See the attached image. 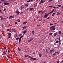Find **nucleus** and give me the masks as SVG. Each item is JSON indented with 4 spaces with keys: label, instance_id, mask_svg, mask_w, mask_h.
Masks as SVG:
<instances>
[{
    "label": "nucleus",
    "instance_id": "nucleus-1",
    "mask_svg": "<svg viewBox=\"0 0 63 63\" xmlns=\"http://www.w3.org/2000/svg\"><path fill=\"white\" fill-rule=\"evenodd\" d=\"M55 26H53L52 27H50V30H55Z\"/></svg>",
    "mask_w": 63,
    "mask_h": 63
},
{
    "label": "nucleus",
    "instance_id": "nucleus-2",
    "mask_svg": "<svg viewBox=\"0 0 63 63\" xmlns=\"http://www.w3.org/2000/svg\"><path fill=\"white\" fill-rule=\"evenodd\" d=\"M7 34L8 36V38H10L11 37V36H12V34L10 33H8Z\"/></svg>",
    "mask_w": 63,
    "mask_h": 63
},
{
    "label": "nucleus",
    "instance_id": "nucleus-3",
    "mask_svg": "<svg viewBox=\"0 0 63 63\" xmlns=\"http://www.w3.org/2000/svg\"><path fill=\"white\" fill-rule=\"evenodd\" d=\"M48 14H45V15L44 16V18H46L47 17Z\"/></svg>",
    "mask_w": 63,
    "mask_h": 63
},
{
    "label": "nucleus",
    "instance_id": "nucleus-4",
    "mask_svg": "<svg viewBox=\"0 0 63 63\" xmlns=\"http://www.w3.org/2000/svg\"><path fill=\"white\" fill-rule=\"evenodd\" d=\"M27 30H25L23 32L24 34H25L27 33Z\"/></svg>",
    "mask_w": 63,
    "mask_h": 63
},
{
    "label": "nucleus",
    "instance_id": "nucleus-5",
    "mask_svg": "<svg viewBox=\"0 0 63 63\" xmlns=\"http://www.w3.org/2000/svg\"><path fill=\"white\" fill-rule=\"evenodd\" d=\"M21 38L22 37L21 36L20 37V38H19V44H20V42H21Z\"/></svg>",
    "mask_w": 63,
    "mask_h": 63
},
{
    "label": "nucleus",
    "instance_id": "nucleus-6",
    "mask_svg": "<svg viewBox=\"0 0 63 63\" xmlns=\"http://www.w3.org/2000/svg\"><path fill=\"white\" fill-rule=\"evenodd\" d=\"M24 5L25 7H27L28 6V4H27L26 3H25L24 4Z\"/></svg>",
    "mask_w": 63,
    "mask_h": 63
},
{
    "label": "nucleus",
    "instance_id": "nucleus-7",
    "mask_svg": "<svg viewBox=\"0 0 63 63\" xmlns=\"http://www.w3.org/2000/svg\"><path fill=\"white\" fill-rule=\"evenodd\" d=\"M57 32H56L55 33H54V37H55L56 35H57Z\"/></svg>",
    "mask_w": 63,
    "mask_h": 63
},
{
    "label": "nucleus",
    "instance_id": "nucleus-8",
    "mask_svg": "<svg viewBox=\"0 0 63 63\" xmlns=\"http://www.w3.org/2000/svg\"><path fill=\"white\" fill-rule=\"evenodd\" d=\"M12 30L15 33L16 32V30L14 29H12Z\"/></svg>",
    "mask_w": 63,
    "mask_h": 63
},
{
    "label": "nucleus",
    "instance_id": "nucleus-9",
    "mask_svg": "<svg viewBox=\"0 0 63 63\" xmlns=\"http://www.w3.org/2000/svg\"><path fill=\"white\" fill-rule=\"evenodd\" d=\"M32 40H33V38H31L28 41L29 42H31V41H32Z\"/></svg>",
    "mask_w": 63,
    "mask_h": 63
},
{
    "label": "nucleus",
    "instance_id": "nucleus-10",
    "mask_svg": "<svg viewBox=\"0 0 63 63\" xmlns=\"http://www.w3.org/2000/svg\"><path fill=\"white\" fill-rule=\"evenodd\" d=\"M60 13H61V12H60L59 11H58L57 12V15H58V16H59V14H60Z\"/></svg>",
    "mask_w": 63,
    "mask_h": 63
},
{
    "label": "nucleus",
    "instance_id": "nucleus-11",
    "mask_svg": "<svg viewBox=\"0 0 63 63\" xmlns=\"http://www.w3.org/2000/svg\"><path fill=\"white\" fill-rule=\"evenodd\" d=\"M16 12L17 13V15H19V14L20 13V12H19V11H16Z\"/></svg>",
    "mask_w": 63,
    "mask_h": 63
},
{
    "label": "nucleus",
    "instance_id": "nucleus-12",
    "mask_svg": "<svg viewBox=\"0 0 63 63\" xmlns=\"http://www.w3.org/2000/svg\"><path fill=\"white\" fill-rule=\"evenodd\" d=\"M12 17V18H14V16H11L10 17H9V19H11V18Z\"/></svg>",
    "mask_w": 63,
    "mask_h": 63
},
{
    "label": "nucleus",
    "instance_id": "nucleus-13",
    "mask_svg": "<svg viewBox=\"0 0 63 63\" xmlns=\"http://www.w3.org/2000/svg\"><path fill=\"white\" fill-rule=\"evenodd\" d=\"M27 56L29 58H33V57H31L28 55H27Z\"/></svg>",
    "mask_w": 63,
    "mask_h": 63
},
{
    "label": "nucleus",
    "instance_id": "nucleus-14",
    "mask_svg": "<svg viewBox=\"0 0 63 63\" xmlns=\"http://www.w3.org/2000/svg\"><path fill=\"white\" fill-rule=\"evenodd\" d=\"M9 4V3H4V5H8Z\"/></svg>",
    "mask_w": 63,
    "mask_h": 63
},
{
    "label": "nucleus",
    "instance_id": "nucleus-15",
    "mask_svg": "<svg viewBox=\"0 0 63 63\" xmlns=\"http://www.w3.org/2000/svg\"><path fill=\"white\" fill-rule=\"evenodd\" d=\"M31 59L32 60H37V59L36 58H31Z\"/></svg>",
    "mask_w": 63,
    "mask_h": 63
},
{
    "label": "nucleus",
    "instance_id": "nucleus-16",
    "mask_svg": "<svg viewBox=\"0 0 63 63\" xmlns=\"http://www.w3.org/2000/svg\"><path fill=\"white\" fill-rule=\"evenodd\" d=\"M16 21H18V22H20V20L19 19L17 20Z\"/></svg>",
    "mask_w": 63,
    "mask_h": 63
},
{
    "label": "nucleus",
    "instance_id": "nucleus-17",
    "mask_svg": "<svg viewBox=\"0 0 63 63\" xmlns=\"http://www.w3.org/2000/svg\"><path fill=\"white\" fill-rule=\"evenodd\" d=\"M33 9H34V8H31L30 10V11H32V10H33Z\"/></svg>",
    "mask_w": 63,
    "mask_h": 63
},
{
    "label": "nucleus",
    "instance_id": "nucleus-18",
    "mask_svg": "<svg viewBox=\"0 0 63 63\" xmlns=\"http://www.w3.org/2000/svg\"><path fill=\"white\" fill-rule=\"evenodd\" d=\"M27 23V21L25 22H24L23 23V24H26V23Z\"/></svg>",
    "mask_w": 63,
    "mask_h": 63
},
{
    "label": "nucleus",
    "instance_id": "nucleus-19",
    "mask_svg": "<svg viewBox=\"0 0 63 63\" xmlns=\"http://www.w3.org/2000/svg\"><path fill=\"white\" fill-rule=\"evenodd\" d=\"M62 33L60 31H59V33L60 34H61Z\"/></svg>",
    "mask_w": 63,
    "mask_h": 63
},
{
    "label": "nucleus",
    "instance_id": "nucleus-20",
    "mask_svg": "<svg viewBox=\"0 0 63 63\" xmlns=\"http://www.w3.org/2000/svg\"><path fill=\"white\" fill-rule=\"evenodd\" d=\"M26 26H24L23 27V28L24 29H25V28H26Z\"/></svg>",
    "mask_w": 63,
    "mask_h": 63
},
{
    "label": "nucleus",
    "instance_id": "nucleus-21",
    "mask_svg": "<svg viewBox=\"0 0 63 63\" xmlns=\"http://www.w3.org/2000/svg\"><path fill=\"white\" fill-rule=\"evenodd\" d=\"M32 34L34 35V31H32Z\"/></svg>",
    "mask_w": 63,
    "mask_h": 63
},
{
    "label": "nucleus",
    "instance_id": "nucleus-22",
    "mask_svg": "<svg viewBox=\"0 0 63 63\" xmlns=\"http://www.w3.org/2000/svg\"><path fill=\"white\" fill-rule=\"evenodd\" d=\"M41 3L42 4L43 3H44V2H43V0H41Z\"/></svg>",
    "mask_w": 63,
    "mask_h": 63
},
{
    "label": "nucleus",
    "instance_id": "nucleus-23",
    "mask_svg": "<svg viewBox=\"0 0 63 63\" xmlns=\"http://www.w3.org/2000/svg\"><path fill=\"white\" fill-rule=\"evenodd\" d=\"M19 39V38L18 37H17V38H16V40H18Z\"/></svg>",
    "mask_w": 63,
    "mask_h": 63
},
{
    "label": "nucleus",
    "instance_id": "nucleus-24",
    "mask_svg": "<svg viewBox=\"0 0 63 63\" xmlns=\"http://www.w3.org/2000/svg\"><path fill=\"white\" fill-rule=\"evenodd\" d=\"M56 52H55L53 54V55H56Z\"/></svg>",
    "mask_w": 63,
    "mask_h": 63
},
{
    "label": "nucleus",
    "instance_id": "nucleus-25",
    "mask_svg": "<svg viewBox=\"0 0 63 63\" xmlns=\"http://www.w3.org/2000/svg\"><path fill=\"white\" fill-rule=\"evenodd\" d=\"M59 41H57L55 42V43H59Z\"/></svg>",
    "mask_w": 63,
    "mask_h": 63
},
{
    "label": "nucleus",
    "instance_id": "nucleus-26",
    "mask_svg": "<svg viewBox=\"0 0 63 63\" xmlns=\"http://www.w3.org/2000/svg\"><path fill=\"white\" fill-rule=\"evenodd\" d=\"M52 34H53V33H51L49 34V35H52Z\"/></svg>",
    "mask_w": 63,
    "mask_h": 63
},
{
    "label": "nucleus",
    "instance_id": "nucleus-27",
    "mask_svg": "<svg viewBox=\"0 0 63 63\" xmlns=\"http://www.w3.org/2000/svg\"><path fill=\"white\" fill-rule=\"evenodd\" d=\"M3 53H4V54H6V52H5V51H4L3 52Z\"/></svg>",
    "mask_w": 63,
    "mask_h": 63
},
{
    "label": "nucleus",
    "instance_id": "nucleus-28",
    "mask_svg": "<svg viewBox=\"0 0 63 63\" xmlns=\"http://www.w3.org/2000/svg\"><path fill=\"white\" fill-rule=\"evenodd\" d=\"M50 18V17H49L47 18V19H49Z\"/></svg>",
    "mask_w": 63,
    "mask_h": 63
},
{
    "label": "nucleus",
    "instance_id": "nucleus-29",
    "mask_svg": "<svg viewBox=\"0 0 63 63\" xmlns=\"http://www.w3.org/2000/svg\"><path fill=\"white\" fill-rule=\"evenodd\" d=\"M30 1H31V0H29V1H27V2H28V3H29V2H30Z\"/></svg>",
    "mask_w": 63,
    "mask_h": 63
},
{
    "label": "nucleus",
    "instance_id": "nucleus-30",
    "mask_svg": "<svg viewBox=\"0 0 63 63\" xmlns=\"http://www.w3.org/2000/svg\"><path fill=\"white\" fill-rule=\"evenodd\" d=\"M53 14L52 15V16H54V15H55V13H53Z\"/></svg>",
    "mask_w": 63,
    "mask_h": 63
},
{
    "label": "nucleus",
    "instance_id": "nucleus-31",
    "mask_svg": "<svg viewBox=\"0 0 63 63\" xmlns=\"http://www.w3.org/2000/svg\"><path fill=\"white\" fill-rule=\"evenodd\" d=\"M39 57H41V56H42V55H41V54H39Z\"/></svg>",
    "mask_w": 63,
    "mask_h": 63
},
{
    "label": "nucleus",
    "instance_id": "nucleus-32",
    "mask_svg": "<svg viewBox=\"0 0 63 63\" xmlns=\"http://www.w3.org/2000/svg\"><path fill=\"white\" fill-rule=\"evenodd\" d=\"M18 50H19V51H20V48H19V47H18Z\"/></svg>",
    "mask_w": 63,
    "mask_h": 63
},
{
    "label": "nucleus",
    "instance_id": "nucleus-33",
    "mask_svg": "<svg viewBox=\"0 0 63 63\" xmlns=\"http://www.w3.org/2000/svg\"><path fill=\"white\" fill-rule=\"evenodd\" d=\"M58 7H61V5H58Z\"/></svg>",
    "mask_w": 63,
    "mask_h": 63
},
{
    "label": "nucleus",
    "instance_id": "nucleus-34",
    "mask_svg": "<svg viewBox=\"0 0 63 63\" xmlns=\"http://www.w3.org/2000/svg\"><path fill=\"white\" fill-rule=\"evenodd\" d=\"M52 52V50H51L50 51V53H51V52Z\"/></svg>",
    "mask_w": 63,
    "mask_h": 63
},
{
    "label": "nucleus",
    "instance_id": "nucleus-35",
    "mask_svg": "<svg viewBox=\"0 0 63 63\" xmlns=\"http://www.w3.org/2000/svg\"><path fill=\"white\" fill-rule=\"evenodd\" d=\"M21 35H22V34L21 33V34H19V36H21Z\"/></svg>",
    "mask_w": 63,
    "mask_h": 63
},
{
    "label": "nucleus",
    "instance_id": "nucleus-36",
    "mask_svg": "<svg viewBox=\"0 0 63 63\" xmlns=\"http://www.w3.org/2000/svg\"><path fill=\"white\" fill-rule=\"evenodd\" d=\"M54 9H53V10L52 11H51V12L52 13V12H54Z\"/></svg>",
    "mask_w": 63,
    "mask_h": 63
},
{
    "label": "nucleus",
    "instance_id": "nucleus-37",
    "mask_svg": "<svg viewBox=\"0 0 63 63\" xmlns=\"http://www.w3.org/2000/svg\"><path fill=\"white\" fill-rule=\"evenodd\" d=\"M16 37H17V34L16 33Z\"/></svg>",
    "mask_w": 63,
    "mask_h": 63
},
{
    "label": "nucleus",
    "instance_id": "nucleus-38",
    "mask_svg": "<svg viewBox=\"0 0 63 63\" xmlns=\"http://www.w3.org/2000/svg\"><path fill=\"white\" fill-rule=\"evenodd\" d=\"M7 57L8 58H10V56H7Z\"/></svg>",
    "mask_w": 63,
    "mask_h": 63
},
{
    "label": "nucleus",
    "instance_id": "nucleus-39",
    "mask_svg": "<svg viewBox=\"0 0 63 63\" xmlns=\"http://www.w3.org/2000/svg\"><path fill=\"white\" fill-rule=\"evenodd\" d=\"M56 53H57L58 54H59V53L58 52V51Z\"/></svg>",
    "mask_w": 63,
    "mask_h": 63
},
{
    "label": "nucleus",
    "instance_id": "nucleus-40",
    "mask_svg": "<svg viewBox=\"0 0 63 63\" xmlns=\"http://www.w3.org/2000/svg\"><path fill=\"white\" fill-rule=\"evenodd\" d=\"M15 24H17V22H15Z\"/></svg>",
    "mask_w": 63,
    "mask_h": 63
},
{
    "label": "nucleus",
    "instance_id": "nucleus-41",
    "mask_svg": "<svg viewBox=\"0 0 63 63\" xmlns=\"http://www.w3.org/2000/svg\"><path fill=\"white\" fill-rule=\"evenodd\" d=\"M58 40H60V37L58 38Z\"/></svg>",
    "mask_w": 63,
    "mask_h": 63
},
{
    "label": "nucleus",
    "instance_id": "nucleus-42",
    "mask_svg": "<svg viewBox=\"0 0 63 63\" xmlns=\"http://www.w3.org/2000/svg\"><path fill=\"white\" fill-rule=\"evenodd\" d=\"M21 10H22V9H23V7H22L21 6Z\"/></svg>",
    "mask_w": 63,
    "mask_h": 63
},
{
    "label": "nucleus",
    "instance_id": "nucleus-43",
    "mask_svg": "<svg viewBox=\"0 0 63 63\" xmlns=\"http://www.w3.org/2000/svg\"><path fill=\"white\" fill-rule=\"evenodd\" d=\"M52 12L51 11V12L49 13L48 14H51Z\"/></svg>",
    "mask_w": 63,
    "mask_h": 63
},
{
    "label": "nucleus",
    "instance_id": "nucleus-44",
    "mask_svg": "<svg viewBox=\"0 0 63 63\" xmlns=\"http://www.w3.org/2000/svg\"><path fill=\"white\" fill-rule=\"evenodd\" d=\"M42 12V11H39L38 12L39 13H40V12Z\"/></svg>",
    "mask_w": 63,
    "mask_h": 63
},
{
    "label": "nucleus",
    "instance_id": "nucleus-45",
    "mask_svg": "<svg viewBox=\"0 0 63 63\" xmlns=\"http://www.w3.org/2000/svg\"><path fill=\"white\" fill-rule=\"evenodd\" d=\"M22 7H23V8H25V7H24V6H23V5H22Z\"/></svg>",
    "mask_w": 63,
    "mask_h": 63
},
{
    "label": "nucleus",
    "instance_id": "nucleus-46",
    "mask_svg": "<svg viewBox=\"0 0 63 63\" xmlns=\"http://www.w3.org/2000/svg\"><path fill=\"white\" fill-rule=\"evenodd\" d=\"M4 49H6V48H6V47H4Z\"/></svg>",
    "mask_w": 63,
    "mask_h": 63
},
{
    "label": "nucleus",
    "instance_id": "nucleus-47",
    "mask_svg": "<svg viewBox=\"0 0 63 63\" xmlns=\"http://www.w3.org/2000/svg\"><path fill=\"white\" fill-rule=\"evenodd\" d=\"M0 13H2V14H3V13H2V11H1V10H0Z\"/></svg>",
    "mask_w": 63,
    "mask_h": 63
},
{
    "label": "nucleus",
    "instance_id": "nucleus-48",
    "mask_svg": "<svg viewBox=\"0 0 63 63\" xmlns=\"http://www.w3.org/2000/svg\"><path fill=\"white\" fill-rule=\"evenodd\" d=\"M57 63H59V61H58L57 62Z\"/></svg>",
    "mask_w": 63,
    "mask_h": 63
},
{
    "label": "nucleus",
    "instance_id": "nucleus-49",
    "mask_svg": "<svg viewBox=\"0 0 63 63\" xmlns=\"http://www.w3.org/2000/svg\"><path fill=\"white\" fill-rule=\"evenodd\" d=\"M33 1H34V0H31V2H33Z\"/></svg>",
    "mask_w": 63,
    "mask_h": 63
},
{
    "label": "nucleus",
    "instance_id": "nucleus-50",
    "mask_svg": "<svg viewBox=\"0 0 63 63\" xmlns=\"http://www.w3.org/2000/svg\"><path fill=\"white\" fill-rule=\"evenodd\" d=\"M6 11V9L5 8V9H4L3 11Z\"/></svg>",
    "mask_w": 63,
    "mask_h": 63
},
{
    "label": "nucleus",
    "instance_id": "nucleus-51",
    "mask_svg": "<svg viewBox=\"0 0 63 63\" xmlns=\"http://www.w3.org/2000/svg\"><path fill=\"white\" fill-rule=\"evenodd\" d=\"M59 43V45H61V43H60H60Z\"/></svg>",
    "mask_w": 63,
    "mask_h": 63
},
{
    "label": "nucleus",
    "instance_id": "nucleus-52",
    "mask_svg": "<svg viewBox=\"0 0 63 63\" xmlns=\"http://www.w3.org/2000/svg\"><path fill=\"white\" fill-rule=\"evenodd\" d=\"M53 0H49V2H51V1H52Z\"/></svg>",
    "mask_w": 63,
    "mask_h": 63
},
{
    "label": "nucleus",
    "instance_id": "nucleus-53",
    "mask_svg": "<svg viewBox=\"0 0 63 63\" xmlns=\"http://www.w3.org/2000/svg\"><path fill=\"white\" fill-rule=\"evenodd\" d=\"M23 12H21L20 13V14H23Z\"/></svg>",
    "mask_w": 63,
    "mask_h": 63
},
{
    "label": "nucleus",
    "instance_id": "nucleus-54",
    "mask_svg": "<svg viewBox=\"0 0 63 63\" xmlns=\"http://www.w3.org/2000/svg\"><path fill=\"white\" fill-rule=\"evenodd\" d=\"M60 42H61V40H59V43H60Z\"/></svg>",
    "mask_w": 63,
    "mask_h": 63
},
{
    "label": "nucleus",
    "instance_id": "nucleus-55",
    "mask_svg": "<svg viewBox=\"0 0 63 63\" xmlns=\"http://www.w3.org/2000/svg\"><path fill=\"white\" fill-rule=\"evenodd\" d=\"M8 53H10V50H8Z\"/></svg>",
    "mask_w": 63,
    "mask_h": 63
},
{
    "label": "nucleus",
    "instance_id": "nucleus-56",
    "mask_svg": "<svg viewBox=\"0 0 63 63\" xmlns=\"http://www.w3.org/2000/svg\"><path fill=\"white\" fill-rule=\"evenodd\" d=\"M49 7H52V6H49Z\"/></svg>",
    "mask_w": 63,
    "mask_h": 63
},
{
    "label": "nucleus",
    "instance_id": "nucleus-57",
    "mask_svg": "<svg viewBox=\"0 0 63 63\" xmlns=\"http://www.w3.org/2000/svg\"><path fill=\"white\" fill-rule=\"evenodd\" d=\"M0 17H1V18H3V17L0 16Z\"/></svg>",
    "mask_w": 63,
    "mask_h": 63
},
{
    "label": "nucleus",
    "instance_id": "nucleus-58",
    "mask_svg": "<svg viewBox=\"0 0 63 63\" xmlns=\"http://www.w3.org/2000/svg\"><path fill=\"white\" fill-rule=\"evenodd\" d=\"M1 1H3L4 2V1H5V0H1Z\"/></svg>",
    "mask_w": 63,
    "mask_h": 63
},
{
    "label": "nucleus",
    "instance_id": "nucleus-59",
    "mask_svg": "<svg viewBox=\"0 0 63 63\" xmlns=\"http://www.w3.org/2000/svg\"><path fill=\"white\" fill-rule=\"evenodd\" d=\"M4 19L3 18H1V20H2L3 19Z\"/></svg>",
    "mask_w": 63,
    "mask_h": 63
},
{
    "label": "nucleus",
    "instance_id": "nucleus-60",
    "mask_svg": "<svg viewBox=\"0 0 63 63\" xmlns=\"http://www.w3.org/2000/svg\"><path fill=\"white\" fill-rule=\"evenodd\" d=\"M25 57H27V56L26 55H25Z\"/></svg>",
    "mask_w": 63,
    "mask_h": 63
},
{
    "label": "nucleus",
    "instance_id": "nucleus-61",
    "mask_svg": "<svg viewBox=\"0 0 63 63\" xmlns=\"http://www.w3.org/2000/svg\"><path fill=\"white\" fill-rule=\"evenodd\" d=\"M52 51H54V50H52Z\"/></svg>",
    "mask_w": 63,
    "mask_h": 63
},
{
    "label": "nucleus",
    "instance_id": "nucleus-62",
    "mask_svg": "<svg viewBox=\"0 0 63 63\" xmlns=\"http://www.w3.org/2000/svg\"><path fill=\"white\" fill-rule=\"evenodd\" d=\"M40 26V25H37V26Z\"/></svg>",
    "mask_w": 63,
    "mask_h": 63
},
{
    "label": "nucleus",
    "instance_id": "nucleus-63",
    "mask_svg": "<svg viewBox=\"0 0 63 63\" xmlns=\"http://www.w3.org/2000/svg\"><path fill=\"white\" fill-rule=\"evenodd\" d=\"M7 31H9V29H7Z\"/></svg>",
    "mask_w": 63,
    "mask_h": 63
},
{
    "label": "nucleus",
    "instance_id": "nucleus-64",
    "mask_svg": "<svg viewBox=\"0 0 63 63\" xmlns=\"http://www.w3.org/2000/svg\"><path fill=\"white\" fill-rule=\"evenodd\" d=\"M23 36H24L22 35V36H21V37L22 38V37H23Z\"/></svg>",
    "mask_w": 63,
    "mask_h": 63
}]
</instances>
